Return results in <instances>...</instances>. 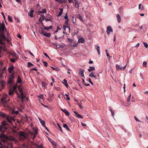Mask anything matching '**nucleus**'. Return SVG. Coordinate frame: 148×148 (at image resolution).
<instances>
[{
	"instance_id": "nucleus-45",
	"label": "nucleus",
	"mask_w": 148,
	"mask_h": 148,
	"mask_svg": "<svg viewBox=\"0 0 148 148\" xmlns=\"http://www.w3.org/2000/svg\"><path fill=\"white\" fill-rule=\"evenodd\" d=\"M78 18H79L80 20L81 21H84L83 20L82 17L80 15H79V16H78Z\"/></svg>"
},
{
	"instance_id": "nucleus-48",
	"label": "nucleus",
	"mask_w": 148,
	"mask_h": 148,
	"mask_svg": "<svg viewBox=\"0 0 148 148\" xmlns=\"http://www.w3.org/2000/svg\"><path fill=\"white\" fill-rule=\"evenodd\" d=\"M42 145H37L36 146V148H42Z\"/></svg>"
},
{
	"instance_id": "nucleus-43",
	"label": "nucleus",
	"mask_w": 148,
	"mask_h": 148,
	"mask_svg": "<svg viewBox=\"0 0 148 148\" xmlns=\"http://www.w3.org/2000/svg\"><path fill=\"white\" fill-rule=\"evenodd\" d=\"M143 44H144V46L146 48H147L148 47V45L147 44V43L145 42H143Z\"/></svg>"
},
{
	"instance_id": "nucleus-14",
	"label": "nucleus",
	"mask_w": 148,
	"mask_h": 148,
	"mask_svg": "<svg viewBox=\"0 0 148 148\" xmlns=\"http://www.w3.org/2000/svg\"><path fill=\"white\" fill-rule=\"evenodd\" d=\"M8 69L9 73H12V72L14 70V67L13 66V65H12V66L9 67Z\"/></svg>"
},
{
	"instance_id": "nucleus-37",
	"label": "nucleus",
	"mask_w": 148,
	"mask_h": 148,
	"mask_svg": "<svg viewBox=\"0 0 148 148\" xmlns=\"http://www.w3.org/2000/svg\"><path fill=\"white\" fill-rule=\"evenodd\" d=\"M17 87V86L16 84L14 86H13V89H12V90H14V91L17 90V89H16Z\"/></svg>"
},
{
	"instance_id": "nucleus-15",
	"label": "nucleus",
	"mask_w": 148,
	"mask_h": 148,
	"mask_svg": "<svg viewBox=\"0 0 148 148\" xmlns=\"http://www.w3.org/2000/svg\"><path fill=\"white\" fill-rule=\"evenodd\" d=\"M138 9H140L141 11H143L144 10V8L143 5H142L140 4H139Z\"/></svg>"
},
{
	"instance_id": "nucleus-27",
	"label": "nucleus",
	"mask_w": 148,
	"mask_h": 148,
	"mask_svg": "<svg viewBox=\"0 0 148 148\" xmlns=\"http://www.w3.org/2000/svg\"><path fill=\"white\" fill-rule=\"evenodd\" d=\"M95 49L97 50L99 55H100V49L99 46H96Z\"/></svg>"
},
{
	"instance_id": "nucleus-21",
	"label": "nucleus",
	"mask_w": 148,
	"mask_h": 148,
	"mask_svg": "<svg viewBox=\"0 0 148 148\" xmlns=\"http://www.w3.org/2000/svg\"><path fill=\"white\" fill-rule=\"evenodd\" d=\"M55 1L57 2L60 3H64L66 1V0H55Z\"/></svg>"
},
{
	"instance_id": "nucleus-2",
	"label": "nucleus",
	"mask_w": 148,
	"mask_h": 148,
	"mask_svg": "<svg viewBox=\"0 0 148 148\" xmlns=\"http://www.w3.org/2000/svg\"><path fill=\"white\" fill-rule=\"evenodd\" d=\"M6 96L2 97L1 99V102L3 104V106L6 108H8L9 106L8 103V101L6 100Z\"/></svg>"
},
{
	"instance_id": "nucleus-34",
	"label": "nucleus",
	"mask_w": 148,
	"mask_h": 148,
	"mask_svg": "<svg viewBox=\"0 0 148 148\" xmlns=\"http://www.w3.org/2000/svg\"><path fill=\"white\" fill-rule=\"evenodd\" d=\"M52 45L54 47V48L56 49L59 48V47H58L57 45L54 43H52Z\"/></svg>"
},
{
	"instance_id": "nucleus-39",
	"label": "nucleus",
	"mask_w": 148,
	"mask_h": 148,
	"mask_svg": "<svg viewBox=\"0 0 148 148\" xmlns=\"http://www.w3.org/2000/svg\"><path fill=\"white\" fill-rule=\"evenodd\" d=\"M69 20H66V21H65L64 24L66 26H68L69 25V24L68 23V22H69Z\"/></svg>"
},
{
	"instance_id": "nucleus-25",
	"label": "nucleus",
	"mask_w": 148,
	"mask_h": 148,
	"mask_svg": "<svg viewBox=\"0 0 148 148\" xmlns=\"http://www.w3.org/2000/svg\"><path fill=\"white\" fill-rule=\"evenodd\" d=\"M60 12L59 13V14H58L57 15V16H61V15L62 14V13L63 10V9L62 8H60Z\"/></svg>"
},
{
	"instance_id": "nucleus-22",
	"label": "nucleus",
	"mask_w": 148,
	"mask_h": 148,
	"mask_svg": "<svg viewBox=\"0 0 148 148\" xmlns=\"http://www.w3.org/2000/svg\"><path fill=\"white\" fill-rule=\"evenodd\" d=\"M51 33H48L45 32L43 35L47 37H50L51 36Z\"/></svg>"
},
{
	"instance_id": "nucleus-33",
	"label": "nucleus",
	"mask_w": 148,
	"mask_h": 148,
	"mask_svg": "<svg viewBox=\"0 0 148 148\" xmlns=\"http://www.w3.org/2000/svg\"><path fill=\"white\" fill-rule=\"evenodd\" d=\"M69 93H68L67 94H65V95L66 97V99L67 100H69L70 99L69 96Z\"/></svg>"
},
{
	"instance_id": "nucleus-35",
	"label": "nucleus",
	"mask_w": 148,
	"mask_h": 148,
	"mask_svg": "<svg viewBox=\"0 0 148 148\" xmlns=\"http://www.w3.org/2000/svg\"><path fill=\"white\" fill-rule=\"evenodd\" d=\"M46 17L47 18H48L49 19H51L52 18V16L50 14H47L46 16Z\"/></svg>"
},
{
	"instance_id": "nucleus-63",
	"label": "nucleus",
	"mask_w": 148,
	"mask_h": 148,
	"mask_svg": "<svg viewBox=\"0 0 148 148\" xmlns=\"http://www.w3.org/2000/svg\"><path fill=\"white\" fill-rule=\"evenodd\" d=\"M45 21L47 22L48 21H51L52 22V20L51 19H48V18H46V19Z\"/></svg>"
},
{
	"instance_id": "nucleus-40",
	"label": "nucleus",
	"mask_w": 148,
	"mask_h": 148,
	"mask_svg": "<svg viewBox=\"0 0 148 148\" xmlns=\"http://www.w3.org/2000/svg\"><path fill=\"white\" fill-rule=\"evenodd\" d=\"M8 18L9 21H10L11 22H12V17L11 16H9V15L8 16Z\"/></svg>"
},
{
	"instance_id": "nucleus-29",
	"label": "nucleus",
	"mask_w": 148,
	"mask_h": 148,
	"mask_svg": "<svg viewBox=\"0 0 148 148\" xmlns=\"http://www.w3.org/2000/svg\"><path fill=\"white\" fill-rule=\"evenodd\" d=\"M116 17L117 18V21L119 23H120V17L119 14L116 15Z\"/></svg>"
},
{
	"instance_id": "nucleus-18",
	"label": "nucleus",
	"mask_w": 148,
	"mask_h": 148,
	"mask_svg": "<svg viewBox=\"0 0 148 148\" xmlns=\"http://www.w3.org/2000/svg\"><path fill=\"white\" fill-rule=\"evenodd\" d=\"M7 115L5 113L2 112H0V116L3 118L6 117Z\"/></svg>"
},
{
	"instance_id": "nucleus-56",
	"label": "nucleus",
	"mask_w": 148,
	"mask_h": 148,
	"mask_svg": "<svg viewBox=\"0 0 148 148\" xmlns=\"http://www.w3.org/2000/svg\"><path fill=\"white\" fill-rule=\"evenodd\" d=\"M78 105L79 106L80 108H82V106L81 104H80V103H78Z\"/></svg>"
},
{
	"instance_id": "nucleus-52",
	"label": "nucleus",
	"mask_w": 148,
	"mask_h": 148,
	"mask_svg": "<svg viewBox=\"0 0 148 148\" xmlns=\"http://www.w3.org/2000/svg\"><path fill=\"white\" fill-rule=\"evenodd\" d=\"M24 121L25 122H27L28 121V118H24Z\"/></svg>"
},
{
	"instance_id": "nucleus-28",
	"label": "nucleus",
	"mask_w": 148,
	"mask_h": 148,
	"mask_svg": "<svg viewBox=\"0 0 148 148\" xmlns=\"http://www.w3.org/2000/svg\"><path fill=\"white\" fill-rule=\"evenodd\" d=\"M95 73V72H92L91 73L89 74V76L90 77H95V79L96 78V77L94 75V74Z\"/></svg>"
},
{
	"instance_id": "nucleus-54",
	"label": "nucleus",
	"mask_w": 148,
	"mask_h": 148,
	"mask_svg": "<svg viewBox=\"0 0 148 148\" xmlns=\"http://www.w3.org/2000/svg\"><path fill=\"white\" fill-rule=\"evenodd\" d=\"M88 81L92 85H93V82L91 81V79L90 78L88 79Z\"/></svg>"
},
{
	"instance_id": "nucleus-17",
	"label": "nucleus",
	"mask_w": 148,
	"mask_h": 148,
	"mask_svg": "<svg viewBox=\"0 0 148 148\" xmlns=\"http://www.w3.org/2000/svg\"><path fill=\"white\" fill-rule=\"evenodd\" d=\"M63 81L64 82H62V83L64 84L66 88H68V84L67 83V81L65 79H64Z\"/></svg>"
},
{
	"instance_id": "nucleus-9",
	"label": "nucleus",
	"mask_w": 148,
	"mask_h": 148,
	"mask_svg": "<svg viewBox=\"0 0 148 148\" xmlns=\"http://www.w3.org/2000/svg\"><path fill=\"white\" fill-rule=\"evenodd\" d=\"M34 12V10H31L28 12V15L31 18H32L34 17L33 13Z\"/></svg>"
},
{
	"instance_id": "nucleus-12",
	"label": "nucleus",
	"mask_w": 148,
	"mask_h": 148,
	"mask_svg": "<svg viewBox=\"0 0 148 148\" xmlns=\"http://www.w3.org/2000/svg\"><path fill=\"white\" fill-rule=\"evenodd\" d=\"M85 71V70H80L79 71V74H80L81 75V76L82 77H84V72Z\"/></svg>"
},
{
	"instance_id": "nucleus-46",
	"label": "nucleus",
	"mask_w": 148,
	"mask_h": 148,
	"mask_svg": "<svg viewBox=\"0 0 148 148\" xmlns=\"http://www.w3.org/2000/svg\"><path fill=\"white\" fill-rule=\"evenodd\" d=\"M11 54L13 57H16V56H17V54L16 53H11Z\"/></svg>"
},
{
	"instance_id": "nucleus-55",
	"label": "nucleus",
	"mask_w": 148,
	"mask_h": 148,
	"mask_svg": "<svg viewBox=\"0 0 148 148\" xmlns=\"http://www.w3.org/2000/svg\"><path fill=\"white\" fill-rule=\"evenodd\" d=\"M4 44V43L3 42V40L1 39H0V44L3 45Z\"/></svg>"
},
{
	"instance_id": "nucleus-13",
	"label": "nucleus",
	"mask_w": 148,
	"mask_h": 148,
	"mask_svg": "<svg viewBox=\"0 0 148 148\" xmlns=\"http://www.w3.org/2000/svg\"><path fill=\"white\" fill-rule=\"evenodd\" d=\"M18 90L21 94V95H22L23 92V91L22 88H21L20 86H19L18 87Z\"/></svg>"
},
{
	"instance_id": "nucleus-58",
	"label": "nucleus",
	"mask_w": 148,
	"mask_h": 148,
	"mask_svg": "<svg viewBox=\"0 0 148 148\" xmlns=\"http://www.w3.org/2000/svg\"><path fill=\"white\" fill-rule=\"evenodd\" d=\"M134 118L135 120L136 121H140L138 119V118H137V117L136 116H135Z\"/></svg>"
},
{
	"instance_id": "nucleus-60",
	"label": "nucleus",
	"mask_w": 148,
	"mask_h": 148,
	"mask_svg": "<svg viewBox=\"0 0 148 148\" xmlns=\"http://www.w3.org/2000/svg\"><path fill=\"white\" fill-rule=\"evenodd\" d=\"M11 61L12 62H15V60L14 59H11Z\"/></svg>"
},
{
	"instance_id": "nucleus-7",
	"label": "nucleus",
	"mask_w": 148,
	"mask_h": 148,
	"mask_svg": "<svg viewBox=\"0 0 148 148\" xmlns=\"http://www.w3.org/2000/svg\"><path fill=\"white\" fill-rule=\"evenodd\" d=\"M20 136L21 138H25L26 137V135H25L24 133L21 131H20L19 132Z\"/></svg>"
},
{
	"instance_id": "nucleus-31",
	"label": "nucleus",
	"mask_w": 148,
	"mask_h": 148,
	"mask_svg": "<svg viewBox=\"0 0 148 148\" xmlns=\"http://www.w3.org/2000/svg\"><path fill=\"white\" fill-rule=\"evenodd\" d=\"M131 96V93H130V95H129L128 97L127 100V102H130V100Z\"/></svg>"
},
{
	"instance_id": "nucleus-57",
	"label": "nucleus",
	"mask_w": 148,
	"mask_h": 148,
	"mask_svg": "<svg viewBox=\"0 0 148 148\" xmlns=\"http://www.w3.org/2000/svg\"><path fill=\"white\" fill-rule=\"evenodd\" d=\"M44 55L46 57L48 58H49V57L48 56L47 54L46 53H44Z\"/></svg>"
},
{
	"instance_id": "nucleus-62",
	"label": "nucleus",
	"mask_w": 148,
	"mask_h": 148,
	"mask_svg": "<svg viewBox=\"0 0 148 148\" xmlns=\"http://www.w3.org/2000/svg\"><path fill=\"white\" fill-rule=\"evenodd\" d=\"M42 20V18L40 17L39 19V21L41 22Z\"/></svg>"
},
{
	"instance_id": "nucleus-3",
	"label": "nucleus",
	"mask_w": 148,
	"mask_h": 148,
	"mask_svg": "<svg viewBox=\"0 0 148 148\" xmlns=\"http://www.w3.org/2000/svg\"><path fill=\"white\" fill-rule=\"evenodd\" d=\"M33 130L34 132H31V134L33 136L32 138L33 139H34L36 138V136L38 132V130H37L34 129Z\"/></svg>"
},
{
	"instance_id": "nucleus-59",
	"label": "nucleus",
	"mask_w": 148,
	"mask_h": 148,
	"mask_svg": "<svg viewBox=\"0 0 148 148\" xmlns=\"http://www.w3.org/2000/svg\"><path fill=\"white\" fill-rule=\"evenodd\" d=\"M41 62L43 64H44V65H47V63L45 61H42V60Z\"/></svg>"
},
{
	"instance_id": "nucleus-23",
	"label": "nucleus",
	"mask_w": 148,
	"mask_h": 148,
	"mask_svg": "<svg viewBox=\"0 0 148 148\" xmlns=\"http://www.w3.org/2000/svg\"><path fill=\"white\" fill-rule=\"evenodd\" d=\"M64 128H66V130L68 131H71L70 130L69 128L68 127L66 124H64L63 125Z\"/></svg>"
},
{
	"instance_id": "nucleus-20",
	"label": "nucleus",
	"mask_w": 148,
	"mask_h": 148,
	"mask_svg": "<svg viewBox=\"0 0 148 148\" xmlns=\"http://www.w3.org/2000/svg\"><path fill=\"white\" fill-rule=\"evenodd\" d=\"M0 84L1 86H2V88H4L5 84V82L3 80L1 81H0Z\"/></svg>"
},
{
	"instance_id": "nucleus-10",
	"label": "nucleus",
	"mask_w": 148,
	"mask_h": 148,
	"mask_svg": "<svg viewBox=\"0 0 148 148\" xmlns=\"http://www.w3.org/2000/svg\"><path fill=\"white\" fill-rule=\"evenodd\" d=\"M73 112L76 115V116L77 118L81 119L83 118V117L81 115L78 114L77 112L74 111Z\"/></svg>"
},
{
	"instance_id": "nucleus-8",
	"label": "nucleus",
	"mask_w": 148,
	"mask_h": 148,
	"mask_svg": "<svg viewBox=\"0 0 148 148\" xmlns=\"http://www.w3.org/2000/svg\"><path fill=\"white\" fill-rule=\"evenodd\" d=\"M5 118L8 122L10 123H12L11 119H12V117L7 115Z\"/></svg>"
},
{
	"instance_id": "nucleus-49",
	"label": "nucleus",
	"mask_w": 148,
	"mask_h": 148,
	"mask_svg": "<svg viewBox=\"0 0 148 148\" xmlns=\"http://www.w3.org/2000/svg\"><path fill=\"white\" fill-rule=\"evenodd\" d=\"M116 70H118L120 69V65H116Z\"/></svg>"
},
{
	"instance_id": "nucleus-26",
	"label": "nucleus",
	"mask_w": 148,
	"mask_h": 148,
	"mask_svg": "<svg viewBox=\"0 0 148 148\" xmlns=\"http://www.w3.org/2000/svg\"><path fill=\"white\" fill-rule=\"evenodd\" d=\"M89 69H88V70L89 72H91L92 71L94 70L95 68L94 66H90Z\"/></svg>"
},
{
	"instance_id": "nucleus-50",
	"label": "nucleus",
	"mask_w": 148,
	"mask_h": 148,
	"mask_svg": "<svg viewBox=\"0 0 148 148\" xmlns=\"http://www.w3.org/2000/svg\"><path fill=\"white\" fill-rule=\"evenodd\" d=\"M46 10L45 9L42 10V13L44 14L46 12Z\"/></svg>"
},
{
	"instance_id": "nucleus-4",
	"label": "nucleus",
	"mask_w": 148,
	"mask_h": 148,
	"mask_svg": "<svg viewBox=\"0 0 148 148\" xmlns=\"http://www.w3.org/2000/svg\"><path fill=\"white\" fill-rule=\"evenodd\" d=\"M107 33L108 34H109L110 32H113L112 29L110 26H108L107 28Z\"/></svg>"
},
{
	"instance_id": "nucleus-42",
	"label": "nucleus",
	"mask_w": 148,
	"mask_h": 148,
	"mask_svg": "<svg viewBox=\"0 0 148 148\" xmlns=\"http://www.w3.org/2000/svg\"><path fill=\"white\" fill-rule=\"evenodd\" d=\"M40 6L39 4H37L36 5V9H39L40 8Z\"/></svg>"
},
{
	"instance_id": "nucleus-5",
	"label": "nucleus",
	"mask_w": 148,
	"mask_h": 148,
	"mask_svg": "<svg viewBox=\"0 0 148 148\" xmlns=\"http://www.w3.org/2000/svg\"><path fill=\"white\" fill-rule=\"evenodd\" d=\"M5 26L4 23H2L0 25V30L1 32H2V33L3 32L5 29Z\"/></svg>"
},
{
	"instance_id": "nucleus-24",
	"label": "nucleus",
	"mask_w": 148,
	"mask_h": 148,
	"mask_svg": "<svg viewBox=\"0 0 148 148\" xmlns=\"http://www.w3.org/2000/svg\"><path fill=\"white\" fill-rule=\"evenodd\" d=\"M17 82L18 83H21L22 82L21 79L19 76L18 75L17 80Z\"/></svg>"
},
{
	"instance_id": "nucleus-16",
	"label": "nucleus",
	"mask_w": 148,
	"mask_h": 148,
	"mask_svg": "<svg viewBox=\"0 0 148 148\" xmlns=\"http://www.w3.org/2000/svg\"><path fill=\"white\" fill-rule=\"evenodd\" d=\"M14 90H12V89L10 88L9 92V95H13L14 94Z\"/></svg>"
},
{
	"instance_id": "nucleus-1",
	"label": "nucleus",
	"mask_w": 148,
	"mask_h": 148,
	"mask_svg": "<svg viewBox=\"0 0 148 148\" xmlns=\"http://www.w3.org/2000/svg\"><path fill=\"white\" fill-rule=\"evenodd\" d=\"M14 73H12L8 79V83L10 84H14Z\"/></svg>"
},
{
	"instance_id": "nucleus-6",
	"label": "nucleus",
	"mask_w": 148,
	"mask_h": 148,
	"mask_svg": "<svg viewBox=\"0 0 148 148\" xmlns=\"http://www.w3.org/2000/svg\"><path fill=\"white\" fill-rule=\"evenodd\" d=\"M74 2H73V3H75V5H74V6L75 8H77L78 9L79 7V2L78 1H77V0H74Z\"/></svg>"
},
{
	"instance_id": "nucleus-47",
	"label": "nucleus",
	"mask_w": 148,
	"mask_h": 148,
	"mask_svg": "<svg viewBox=\"0 0 148 148\" xmlns=\"http://www.w3.org/2000/svg\"><path fill=\"white\" fill-rule=\"evenodd\" d=\"M65 19L66 20H69L68 16L67 15V13L65 15V16L64 17Z\"/></svg>"
},
{
	"instance_id": "nucleus-38",
	"label": "nucleus",
	"mask_w": 148,
	"mask_h": 148,
	"mask_svg": "<svg viewBox=\"0 0 148 148\" xmlns=\"http://www.w3.org/2000/svg\"><path fill=\"white\" fill-rule=\"evenodd\" d=\"M51 68L52 69H53V70H55L56 71H58L59 70V69L58 68H54L53 67H51Z\"/></svg>"
},
{
	"instance_id": "nucleus-51",
	"label": "nucleus",
	"mask_w": 148,
	"mask_h": 148,
	"mask_svg": "<svg viewBox=\"0 0 148 148\" xmlns=\"http://www.w3.org/2000/svg\"><path fill=\"white\" fill-rule=\"evenodd\" d=\"M45 32L44 30H41L40 31V33L44 35V34Z\"/></svg>"
},
{
	"instance_id": "nucleus-44",
	"label": "nucleus",
	"mask_w": 148,
	"mask_h": 148,
	"mask_svg": "<svg viewBox=\"0 0 148 148\" xmlns=\"http://www.w3.org/2000/svg\"><path fill=\"white\" fill-rule=\"evenodd\" d=\"M40 122L43 126L45 125V122L44 121L41 120L40 121Z\"/></svg>"
},
{
	"instance_id": "nucleus-30",
	"label": "nucleus",
	"mask_w": 148,
	"mask_h": 148,
	"mask_svg": "<svg viewBox=\"0 0 148 148\" xmlns=\"http://www.w3.org/2000/svg\"><path fill=\"white\" fill-rule=\"evenodd\" d=\"M110 111L112 114V116L113 117L114 115V111L111 108H110Z\"/></svg>"
},
{
	"instance_id": "nucleus-53",
	"label": "nucleus",
	"mask_w": 148,
	"mask_h": 148,
	"mask_svg": "<svg viewBox=\"0 0 148 148\" xmlns=\"http://www.w3.org/2000/svg\"><path fill=\"white\" fill-rule=\"evenodd\" d=\"M50 142L52 143V144L53 145H55L56 143L53 140H52L51 141H50Z\"/></svg>"
},
{
	"instance_id": "nucleus-32",
	"label": "nucleus",
	"mask_w": 148,
	"mask_h": 148,
	"mask_svg": "<svg viewBox=\"0 0 148 148\" xmlns=\"http://www.w3.org/2000/svg\"><path fill=\"white\" fill-rule=\"evenodd\" d=\"M2 124L4 126L7 125L8 124L5 121H3L2 122Z\"/></svg>"
},
{
	"instance_id": "nucleus-64",
	"label": "nucleus",
	"mask_w": 148,
	"mask_h": 148,
	"mask_svg": "<svg viewBox=\"0 0 148 148\" xmlns=\"http://www.w3.org/2000/svg\"><path fill=\"white\" fill-rule=\"evenodd\" d=\"M52 26L51 25L49 26L47 28V30H49V29H51L52 28Z\"/></svg>"
},
{
	"instance_id": "nucleus-19",
	"label": "nucleus",
	"mask_w": 148,
	"mask_h": 148,
	"mask_svg": "<svg viewBox=\"0 0 148 148\" xmlns=\"http://www.w3.org/2000/svg\"><path fill=\"white\" fill-rule=\"evenodd\" d=\"M84 40L83 38H81L79 39L78 40V42L84 43Z\"/></svg>"
},
{
	"instance_id": "nucleus-41",
	"label": "nucleus",
	"mask_w": 148,
	"mask_h": 148,
	"mask_svg": "<svg viewBox=\"0 0 148 148\" xmlns=\"http://www.w3.org/2000/svg\"><path fill=\"white\" fill-rule=\"evenodd\" d=\"M57 125H58V127L59 128L60 131L62 132H63L62 130V128H61V127L60 126V125L58 123H57Z\"/></svg>"
},
{
	"instance_id": "nucleus-36",
	"label": "nucleus",
	"mask_w": 148,
	"mask_h": 148,
	"mask_svg": "<svg viewBox=\"0 0 148 148\" xmlns=\"http://www.w3.org/2000/svg\"><path fill=\"white\" fill-rule=\"evenodd\" d=\"M42 87L45 88L46 87L47 85L46 84H45V83L44 82H42Z\"/></svg>"
},
{
	"instance_id": "nucleus-61",
	"label": "nucleus",
	"mask_w": 148,
	"mask_h": 148,
	"mask_svg": "<svg viewBox=\"0 0 148 148\" xmlns=\"http://www.w3.org/2000/svg\"><path fill=\"white\" fill-rule=\"evenodd\" d=\"M81 125L83 127H85L86 125L85 124L83 123H81Z\"/></svg>"
},
{
	"instance_id": "nucleus-11",
	"label": "nucleus",
	"mask_w": 148,
	"mask_h": 148,
	"mask_svg": "<svg viewBox=\"0 0 148 148\" xmlns=\"http://www.w3.org/2000/svg\"><path fill=\"white\" fill-rule=\"evenodd\" d=\"M61 110L67 116H69L70 115V113L69 112H68L67 110L66 109H63L62 108H61Z\"/></svg>"
}]
</instances>
